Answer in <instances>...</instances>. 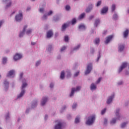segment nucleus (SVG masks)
<instances>
[{"instance_id": "50", "label": "nucleus", "mask_w": 129, "mask_h": 129, "mask_svg": "<svg viewBox=\"0 0 129 129\" xmlns=\"http://www.w3.org/2000/svg\"><path fill=\"white\" fill-rule=\"evenodd\" d=\"M104 124H106V123H107V119L106 118L104 119Z\"/></svg>"}, {"instance_id": "62", "label": "nucleus", "mask_w": 129, "mask_h": 129, "mask_svg": "<svg viewBox=\"0 0 129 129\" xmlns=\"http://www.w3.org/2000/svg\"><path fill=\"white\" fill-rule=\"evenodd\" d=\"M31 44L32 45H36V42H32Z\"/></svg>"}, {"instance_id": "10", "label": "nucleus", "mask_w": 129, "mask_h": 129, "mask_svg": "<svg viewBox=\"0 0 129 129\" xmlns=\"http://www.w3.org/2000/svg\"><path fill=\"white\" fill-rule=\"evenodd\" d=\"M13 76H15V71L13 70L9 72L7 77H12Z\"/></svg>"}, {"instance_id": "17", "label": "nucleus", "mask_w": 129, "mask_h": 129, "mask_svg": "<svg viewBox=\"0 0 129 129\" xmlns=\"http://www.w3.org/2000/svg\"><path fill=\"white\" fill-rule=\"evenodd\" d=\"M123 49H124V45H120L119 46L118 51H119V52H121L122 51H123Z\"/></svg>"}, {"instance_id": "37", "label": "nucleus", "mask_w": 129, "mask_h": 129, "mask_svg": "<svg viewBox=\"0 0 129 129\" xmlns=\"http://www.w3.org/2000/svg\"><path fill=\"white\" fill-rule=\"evenodd\" d=\"M105 111H106V108H105L103 110L101 111V114L105 113Z\"/></svg>"}, {"instance_id": "53", "label": "nucleus", "mask_w": 129, "mask_h": 129, "mask_svg": "<svg viewBox=\"0 0 129 129\" xmlns=\"http://www.w3.org/2000/svg\"><path fill=\"white\" fill-rule=\"evenodd\" d=\"M93 18H94L93 16H91L89 18V20L90 21L91 20H92V19H93Z\"/></svg>"}, {"instance_id": "36", "label": "nucleus", "mask_w": 129, "mask_h": 129, "mask_svg": "<svg viewBox=\"0 0 129 129\" xmlns=\"http://www.w3.org/2000/svg\"><path fill=\"white\" fill-rule=\"evenodd\" d=\"M31 33H32V30H31V29L27 30L26 32V34L27 35H29V34H31Z\"/></svg>"}, {"instance_id": "44", "label": "nucleus", "mask_w": 129, "mask_h": 129, "mask_svg": "<svg viewBox=\"0 0 129 129\" xmlns=\"http://www.w3.org/2000/svg\"><path fill=\"white\" fill-rule=\"evenodd\" d=\"M66 49V47L63 46V47L60 49L61 52H63V51H64V50H65Z\"/></svg>"}, {"instance_id": "58", "label": "nucleus", "mask_w": 129, "mask_h": 129, "mask_svg": "<svg viewBox=\"0 0 129 129\" xmlns=\"http://www.w3.org/2000/svg\"><path fill=\"white\" fill-rule=\"evenodd\" d=\"M3 23H4V21H0V27L2 26V25H3Z\"/></svg>"}, {"instance_id": "34", "label": "nucleus", "mask_w": 129, "mask_h": 129, "mask_svg": "<svg viewBox=\"0 0 129 129\" xmlns=\"http://www.w3.org/2000/svg\"><path fill=\"white\" fill-rule=\"evenodd\" d=\"M66 10L67 11H69L70 10V6H69V5H67L66 6Z\"/></svg>"}, {"instance_id": "57", "label": "nucleus", "mask_w": 129, "mask_h": 129, "mask_svg": "<svg viewBox=\"0 0 129 129\" xmlns=\"http://www.w3.org/2000/svg\"><path fill=\"white\" fill-rule=\"evenodd\" d=\"M100 57H101V56H100V53H99V56L98 57V58H97V61L99 60V59H100Z\"/></svg>"}, {"instance_id": "13", "label": "nucleus", "mask_w": 129, "mask_h": 129, "mask_svg": "<svg viewBox=\"0 0 129 129\" xmlns=\"http://www.w3.org/2000/svg\"><path fill=\"white\" fill-rule=\"evenodd\" d=\"M53 36V31L52 30H49L47 33V38H51Z\"/></svg>"}, {"instance_id": "30", "label": "nucleus", "mask_w": 129, "mask_h": 129, "mask_svg": "<svg viewBox=\"0 0 129 129\" xmlns=\"http://www.w3.org/2000/svg\"><path fill=\"white\" fill-rule=\"evenodd\" d=\"M7 62V57H4L3 59V64H6Z\"/></svg>"}, {"instance_id": "51", "label": "nucleus", "mask_w": 129, "mask_h": 129, "mask_svg": "<svg viewBox=\"0 0 129 129\" xmlns=\"http://www.w3.org/2000/svg\"><path fill=\"white\" fill-rule=\"evenodd\" d=\"M43 20H46L47 19V16L44 15L42 17Z\"/></svg>"}, {"instance_id": "52", "label": "nucleus", "mask_w": 129, "mask_h": 129, "mask_svg": "<svg viewBox=\"0 0 129 129\" xmlns=\"http://www.w3.org/2000/svg\"><path fill=\"white\" fill-rule=\"evenodd\" d=\"M51 49H52V45H49L48 51H51Z\"/></svg>"}, {"instance_id": "4", "label": "nucleus", "mask_w": 129, "mask_h": 129, "mask_svg": "<svg viewBox=\"0 0 129 129\" xmlns=\"http://www.w3.org/2000/svg\"><path fill=\"white\" fill-rule=\"evenodd\" d=\"M92 69V63H89L87 66V70L85 73V75L89 74Z\"/></svg>"}, {"instance_id": "12", "label": "nucleus", "mask_w": 129, "mask_h": 129, "mask_svg": "<svg viewBox=\"0 0 129 129\" xmlns=\"http://www.w3.org/2000/svg\"><path fill=\"white\" fill-rule=\"evenodd\" d=\"M48 101V98L44 97L42 98L41 101V105L44 106L46 104V102Z\"/></svg>"}, {"instance_id": "46", "label": "nucleus", "mask_w": 129, "mask_h": 129, "mask_svg": "<svg viewBox=\"0 0 129 129\" xmlns=\"http://www.w3.org/2000/svg\"><path fill=\"white\" fill-rule=\"evenodd\" d=\"M118 112H119V109H117L116 111V116H118Z\"/></svg>"}, {"instance_id": "23", "label": "nucleus", "mask_w": 129, "mask_h": 129, "mask_svg": "<svg viewBox=\"0 0 129 129\" xmlns=\"http://www.w3.org/2000/svg\"><path fill=\"white\" fill-rule=\"evenodd\" d=\"M100 22V20H99V19L96 20L95 22V27H97V26H98V24H99Z\"/></svg>"}, {"instance_id": "20", "label": "nucleus", "mask_w": 129, "mask_h": 129, "mask_svg": "<svg viewBox=\"0 0 129 129\" xmlns=\"http://www.w3.org/2000/svg\"><path fill=\"white\" fill-rule=\"evenodd\" d=\"M91 10H92V5H91L89 7H88V8H87V9L86 10V12L87 13H89L90 12V11H91Z\"/></svg>"}, {"instance_id": "27", "label": "nucleus", "mask_w": 129, "mask_h": 129, "mask_svg": "<svg viewBox=\"0 0 129 129\" xmlns=\"http://www.w3.org/2000/svg\"><path fill=\"white\" fill-rule=\"evenodd\" d=\"M79 119L80 118L79 117H77L75 120V123H78V122H79Z\"/></svg>"}, {"instance_id": "45", "label": "nucleus", "mask_w": 129, "mask_h": 129, "mask_svg": "<svg viewBox=\"0 0 129 129\" xmlns=\"http://www.w3.org/2000/svg\"><path fill=\"white\" fill-rule=\"evenodd\" d=\"M52 14H53V12L52 11H50V12H49L47 14V16H51V15H52Z\"/></svg>"}, {"instance_id": "41", "label": "nucleus", "mask_w": 129, "mask_h": 129, "mask_svg": "<svg viewBox=\"0 0 129 129\" xmlns=\"http://www.w3.org/2000/svg\"><path fill=\"white\" fill-rule=\"evenodd\" d=\"M41 64V61H37L36 63V66H39Z\"/></svg>"}, {"instance_id": "7", "label": "nucleus", "mask_w": 129, "mask_h": 129, "mask_svg": "<svg viewBox=\"0 0 129 129\" xmlns=\"http://www.w3.org/2000/svg\"><path fill=\"white\" fill-rule=\"evenodd\" d=\"M27 28H28V26L27 25L24 27L22 32L19 34L20 38H22V37L25 35V32H26V29H27Z\"/></svg>"}, {"instance_id": "55", "label": "nucleus", "mask_w": 129, "mask_h": 129, "mask_svg": "<svg viewBox=\"0 0 129 129\" xmlns=\"http://www.w3.org/2000/svg\"><path fill=\"white\" fill-rule=\"evenodd\" d=\"M107 33V30H105L104 32H103V35H106V33Z\"/></svg>"}, {"instance_id": "29", "label": "nucleus", "mask_w": 129, "mask_h": 129, "mask_svg": "<svg viewBox=\"0 0 129 129\" xmlns=\"http://www.w3.org/2000/svg\"><path fill=\"white\" fill-rule=\"evenodd\" d=\"M76 23V19L75 18L73 19L72 21V25H75V24Z\"/></svg>"}, {"instance_id": "39", "label": "nucleus", "mask_w": 129, "mask_h": 129, "mask_svg": "<svg viewBox=\"0 0 129 129\" xmlns=\"http://www.w3.org/2000/svg\"><path fill=\"white\" fill-rule=\"evenodd\" d=\"M12 6V2H10L9 3L7 4L6 5V8H9V7H11Z\"/></svg>"}, {"instance_id": "40", "label": "nucleus", "mask_w": 129, "mask_h": 129, "mask_svg": "<svg viewBox=\"0 0 129 129\" xmlns=\"http://www.w3.org/2000/svg\"><path fill=\"white\" fill-rule=\"evenodd\" d=\"M113 19H114V20H116L117 19V15L114 14L113 16Z\"/></svg>"}, {"instance_id": "59", "label": "nucleus", "mask_w": 129, "mask_h": 129, "mask_svg": "<svg viewBox=\"0 0 129 129\" xmlns=\"http://www.w3.org/2000/svg\"><path fill=\"white\" fill-rule=\"evenodd\" d=\"M121 84H122V82H121V81L118 83V85H121Z\"/></svg>"}, {"instance_id": "16", "label": "nucleus", "mask_w": 129, "mask_h": 129, "mask_svg": "<svg viewBox=\"0 0 129 129\" xmlns=\"http://www.w3.org/2000/svg\"><path fill=\"white\" fill-rule=\"evenodd\" d=\"M108 11V8L107 7H104L101 11V14H105L106 13H107V11Z\"/></svg>"}, {"instance_id": "15", "label": "nucleus", "mask_w": 129, "mask_h": 129, "mask_svg": "<svg viewBox=\"0 0 129 129\" xmlns=\"http://www.w3.org/2000/svg\"><path fill=\"white\" fill-rule=\"evenodd\" d=\"M68 26H69L68 23H64V24H63L61 27V31H65Z\"/></svg>"}, {"instance_id": "18", "label": "nucleus", "mask_w": 129, "mask_h": 129, "mask_svg": "<svg viewBox=\"0 0 129 129\" xmlns=\"http://www.w3.org/2000/svg\"><path fill=\"white\" fill-rule=\"evenodd\" d=\"M79 29L80 30H86V27H85V26H84V25H80L79 26Z\"/></svg>"}, {"instance_id": "48", "label": "nucleus", "mask_w": 129, "mask_h": 129, "mask_svg": "<svg viewBox=\"0 0 129 129\" xmlns=\"http://www.w3.org/2000/svg\"><path fill=\"white\" fill-rule=\"evenodd\" d=\"M39 12L40 13H43L44 12V8H40Z\"/></svg>"}, {"instance_id": "6", "label": "nucleus", "mask_w": 129, "mask_h": 129, "mask_svg": "<svg viewBox=\"0 0 129 129\" xmlns=\"http://www.w3.org/2000/svg\"><path fill=\"white\" fill-rule=\"evenodd\" d=\"M126 66H127V63L123 62L122 65L121 66V67L119 69V73L120 72H121V71H122V70H123V69H124V68H125V67H126Z\"/></svg>"}, {"instance_id": "22", "label": "nucleus", "mask_w": 129, "mask_h": 129, "mask_svg": "<svg viewBox=\"0 0 129 129\" xmlns=\"http://www.w3.org/2000/svg\"><path fill=\"white\" fill-rule=\"evenodd\" d=\"M90 88L91 90H95L96 89V86L94 84H92Z\"/></svg>"}, {"instance_id": "64", "label": "nucleus", "mask_w": 129, "mask_h": 129, "mask_svg": "<svg viewBox=\"0 0 129 129\" xmlns=\"http://www.w3.org/2000/svg\"><path fill=\"white\" fill-rule=\"evenodd\" d=\"M47 117H48V115H46L45 117V119H46V118H47Z\"/></svg>"}, {"instance_id": "11", "label": "nucleus", "mask_w": 129, "mask_h": 129, "mask_svg": "<svg viewBox=\"0 0 129 129\" xmlns=\"http://www.w3.org/2000/svg\"><path fill=\"white\" fill-rule=\"evenodd\" d=\"M54 129H62V123L60 121H58V124L55 125Z\"/></svg>"}, {"instance_id": "21", "label": "nucleus", "mask_w": 129, "mask_h": 129, "mask_svg": "<svg viewBox=\"0 0 129 129\" xmlns=\"http://www.w3.org/2000/svg\"><path fill=\"white\" fill-rule=\"evenodd\" d=\"M64 77H65V72H64V71H61V73L60 74V79H64Z\"/></svg>"}, {"instance_id": "47", "label": "nucleus", "mask_w": 129, "mask_h": 129, "mask_svg": "<svg viewBox=\"0 0 129 129\" xmlns=\"http://www.w3.org/2000/svg\"><path fill=\"white\" fill-rule=\"evenodd\" d=\"M79 48H80V45H78L76 47H75V48H74V50H77V49H79Z\"/></svg>"}, {"instance_id": "8", "label": "nucleus", "mask_w": 129, "mask_h": 129, "mask_svg": "<svg viewBox=\"0 0 129 129\" xmlns=\"http://www.w3.org/2000/svg\"><path fill=\"white\" fill-rule=\"evenodd\" d=\"M113 38V35H109L106 38V41H105V44H107L109 42H110Z\"/></svg>"}, {"instance_id": "26", "label": "nucleus", "mask_w": 129, "mask_h": 129, "mask_svg": "<svg viewBox=\"0 0 129 129\" xmlns=\"http://www.w3.org/2000/svg\"><path fill=\"white\" fill-rule=\"evenodd\" d=\"M112 12H114L115 10V5L113 4L111 7Z\"/></svg>"}, {"instance_id": "3", "label": "nucleus", "mask_w": 129, "mask_h": 129, "mask_svg": "<svg viewBox=\"0 0 129 129\" xmlns=\"http://www.w3.org/2000/svg\"><path fill=\"white\" fill-rule=\"evenodd\" d=\"M23 19V14L22 13V11H19V13L18 15H17L15 16V20L17 21V22H20L22 21V19Z\"/></svg>"}, {"instance_id": "5", "label": "nucleus", "mask_w": 129, "mask_h": 129, "mask_svg": "<svg viewBox=\"0 0 129 129\" xmlns=\"http://www.w3.org/2000/svg\"><path fill=\"white\" fill-rule=\"evenodd\" d=\"M81 88V87H77L76 89L73 88L72 89V91L70 95V96L71 97V96H73L74 93L75 92V91H79L80 90V89Z\"/></svg>"}, {"instance_id": "38", "label": "nucleus", "mask_w": 129, "mask_h": 129, "mask_svg": "<svg viewBox=\"0 0 129 129\" xmlns=\"http://www.w3.org/2000/svg\"><path fill=\"white\" fill-rule=\"evenodd\" d=\"M76 106H77V103H74V104L73 105V109H74V108H76Z\"/></svg>"}, {"instance_id": "56", "label": "nucleus", "mask_w": 129, "mask_h": 129, "mask_svg": "<svg viewBox=\"0 0 129 129\" xmlns=\"http://www.w3.org/2000/svg\"><path fill=\"white\" fill-rule=\"evenodd\" d=\"M67 76L68 77H70V76H71V74L70 73V72L68 73Z\"/></svg>"}, {"instance_id": "61", "label": "nucleus", "mask_w": 129, "mask_h": 129, "mask_svg": "<svg viewBox=\"0 0 129 129\" xmlns=\"http://www.w3.org/2000/svg\"><path fill=\"white\" fill-rule=\"evenodd\" d=\"M20 77L21 78L23 77V73L20 74Z\"/></svg>"}, {"instance_id": "54", "label": "nucleus", "mask_w": 129, "mask_h": 129, "mask_svg": "<svg viewBox=\"0 0 129 129\" xmlns=\"http://www.w3.org/2000/svg\"><path fill=\"white\" fill-rule=\"evenodd\" d=\"M53 86H54V84H53V83H51L50 85V88H53Z\"/></svg>"}, {"instance_id": "24", "label": "nucleus", "mask_w": 129, "mask_h": 129, "mask_svg": "<svg viewBox=\"0 0 129 129\" xmlns=\"http://www.w3.org/2000/svg\"><path fill=\"white\" fill-rule=\"evenodd\" d=\"M85 16V13H83L81 15H80L79 18L80 19H83V18H84Z\"/></svg>"}, {"instance_id": "43", "label": "nucleus", "mask_w": 129, "mask_h": 129, "mask_svg": "<svg viewBox=\"0 0 129 129\" xmlns=\"http://www.w3.org/2000/svg\"><path fill=\"white\" fill-rule=\"evenodd\" d=\"M34 106H37V102H34L32 103V107Z\"/></svg>"}, {"instance_id": "63", "label": "nucleus", "mask_w": 129, "mask_h": 129, "mask_svg": "<svg viewBox=\"0 0 129 129\" xmlns=\"http://www.w3.org/2000/svg\"><path fill=\"white\" fill-rule=\"evenodd\" d=\"M30 10H31V8H28L27 9V11H30Z\"/></svg>"}, {"instance_id": "19", "label": "nucleus", "mask_w": 129, "mask_h": 129, "mask_svg": "<svg viewBox=\"0 0 129 129\" xmlns=\"http://www.w3.org/2000/svg\"><path fill=\"white\" fill-rule=\"evenodd\" d=\"M128 29L126 30L123 33V36L124 38H126L128 35Z\"/></svg>"}, {"instance_id": "32", "label": "nucleus", "mask_w": 129, "mask_h": 129, "mask_svg": "<svg viewBox=\"0 0 129 129\" xmlns=\"http://www.w3.org/2000/svg\"><path fill=\"white\" fill-rule=\"evenodd\" d=\"M125 125H126V123L124 122L121 124V127H122V128H123V127H124Z\"/></svg>"}, {"instance_id": "35", "label": "nucleus", "mask_w": 129, "mask_h": 129, "mask_svg": "<svg viewBox=\"0 0 129 129\" xmlns=\"http://www.w3.org/2000/svg\"><path fill=\"white\" fill-rule=\"evenodd\" d=\"M101 5V1H98L97 3L96 7H99Z\"/></svg>"}, {"instance_id": "2", "label": "nucleus", "mask_w": 129, "mask_h": 129, "mask_svg": "<svg viewBox=\"0 0 129 129\" xmlns=\"http://www.w3.org/2000/svg\"><path fill=\"white\" fill-rule=\"evenodd\" d=\"M27 85L28 84H27L26 83H24L22 84L21 92L20 94L18 96L17 98H20L22 97V96H23L24 94H25V90L24 89V88H25V87H26V86H27Z\"/></svg>"}, {"instance_id": "31", "label": "nucleus", "mask_w": 129, "mask_h": 129, "mask_svg": "<svg viewBox=\"0 0 129 129\" xmlns=\"http://www.w3.org/2000/svg\"><path fill=\"white\" fill-rule=\"evenodd\" d=\"M116 121V119H113L111 121H110V123L111 124L114 123Z\"/></svg>"}, {"instance_id": "42", "label": "nucleus", "mask_w": 129, "mask_h": 129, "mask_svg": "<svg viewBox=\"0 0 129 129\" xmlns=\"http://www.w3.org/2000/svg\"><path fill=\"white\" fill-rule=\"evenodd\" d=\"M79 75V72H77L74 75V77H77Z\"/></svg>"}, {"instance_id": "1", "label": "nucleus", "mask_w": 129, "mask_h": 129, "mask_svg": "<svg viewBox=\"0 0 129 129\" xmlns=\"http://www.w3.org/2000/svg\"><path fill=\"white\" fill-rule=\"evenodd\" d=\"M95 120V115H93L88 117V120L86 121L87 124H92L93 122H94Z\"/></svg>"}, {"instance_id": "60", "label": "nucleus", "mask_w": 129, "mask_h": 129, "mask_svg": "<svg viewBox=\"0 0 129 129\" xmlns=\"http://www.w3.org/2000/svg\"><path fill=\"white\" fill-rule=\"evenodd\" d=\"M10 117V114H8L7 116H6V119H8V118H9Z\"/></svg>"}, {"instance_id": "25", "label": "nucleus", "mask_w": 129, "mask_h": 129, "mask_svg": "<svg viewBox=\"0 0 129 129\" xmlns=\"http://www.w3.org/2000/svg\"><path fill=\"white\" fill-rule=\"evenodd\" d=\"M99 42H100V39L99 38H96L95 40V44H99Z\"/></svg>"}, {"instance_id": "49", "label": "nucleus", "mask_w": 129, "mask_h": 129, "mask_svg": "<svg viewBox=\"0 0 129 129\" xmlns=\"http://www.w3.org/2000/svg\"><path fill=\"white\" fill-rule=\"evenodd\" d=\"M101 79H102L101 78H99L98 79L97 81V83H99V82H100V81H101Z\"/></svg>"}, {"instance_id": "33", "label": "nucleus", "mask_w": 129, "mask_h": 129, "mask_svg": "<svg viewBox=\"0 0 129 129\" xmlns=\"http://www.w3.org/2000/svg\"><path fill=\"white\" fill-rule=\"evenodd\" d=\"M4 84L5 85V86H9V82L7 81H5L4 82Z\"/></svg>"}, {"instance_id": "14", "label": "nucleus", "mask_w": 129, "mask_h": 129, "mask_svg": "<svg viewBox=\"0 0 129 129\" xmlns=\"http://www.w3.org/2000/svg\"><path fill=\"white\" fill-rule=\"evenodd\" d=\"M113 97H114V95H112L111 96L109 97L107 101V104H109L111 101H112V99H113Z\"/></svg>"}, {"instance_id": "28", "label": "nucleus", "mask_w": 129, "mask_h": 129, "mask_svg": "<svg viewBox=\"0 0 129 129\" xmlns=\"http://www.w3.org/2000/svg\"><path fill=\"white\" fill-rule=\"evenodd\" d=\"M64 41L65 42H68V41H69V37H68V36H66L64 37Z\"/></svg>"}, {"instance_id": "9", "label": "nucleus", "mask_w": 129, "mask_h": 129, "mask_svg": "<svg viewBox=\"0 0 129 129\" xmlns=\"http://www.w3.org/2000/svg\"><path fill=\"white\" fill-rule=\"evenodd\" d=\"M22 58V55L19 53H16L15 55L14 56V59L15 61H17L18 60H20Z\"/></svg>"}]
</instances>
